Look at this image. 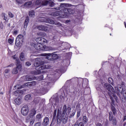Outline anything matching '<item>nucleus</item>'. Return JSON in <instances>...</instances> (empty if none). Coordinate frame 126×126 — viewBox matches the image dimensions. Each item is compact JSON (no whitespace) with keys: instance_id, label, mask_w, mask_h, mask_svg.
Returning <instances> with one entry per match:
<instances>
[{"instance_id":"nucleus-1","label":"nucleus","mask_w":126,"mask_h":126,"mask_svg":"<svg viewBox=\"0 0 126 126\" xmlns=\"http://www.w3.org/2000/svg\"><path fill=\"white\" fill-rule=\"evenodd\" d=\"M56 118L57 120V124L58 125H60L61 123H63V124H66L67 123V117L66 116L63 115V114L61 113V111L60 109L57 110V109L54 110L53 113V117L52 118V121H56Z\"/></svg>"},{"instance_id":"nucleus-2","label":"nucleus","mask_w":126,"mask_h":126,"mask_svg":"<svg viewBox=\"0 0 126 126\" xmlns=\"http://www.w3.org/2000/svg\"><path fill=\"white\" fill-rule=\"evenodd\" d=\"M67 4L66 3H61L60 6L59 7L55 8V9L57 10H60V11H63V15L65 16V18L68 17V14H73L75 13V11L74 9L71 8H66Z\"/></svg>"},{"instance_id":"nucleus-3","label":"nucleus","mask_w":126,"mask_h":126,"mask_svg":"<svg viewBox=\"0 0 126 126\" xmlns=\"http://www.w3.org/2000/svg\"><path fill=\"white\" fill-rule=\"evenodd\" d=\"M115 90L117 94L120 98H121V94L123 95L125 97H126V90L125 88H123L121 85L119 86L118 88H115Z\"/></svg>"},{"instance_id":"nucleus-4","label":"nucleus","mask_w":126,"mask_h":126,"mask_svg":"<svg viewBox=\"0 0 126 126\" xmlns=\"http://www.w3.org/2000/svg\"><path fill=\"white\" fill-rule=\"evenodd\" d=\"M51 66L49 64H43L40 65V67H39V69L35 74H40V73H46L47 71L44 70V69H49L51 68Z\"/></svg>"},{"instance_id":"nucleus-5","label":"nucleus","mask_w":126,"mask_h":126,"mask_svg":"<svg viewBox=\"0 0 126 126\" xmlns=\"http://www.w3.org/2000/svg\"><path fill=\"white\" fill-rule=\"evenodd\" d=\"M36 81L27 82L25 83L23 86L21 85H16L15 87H16L17 89H22V88H24V87H33V86H35V85H36Z\"/></svg>"},{"instance_id":"nucleus-6","label":"nucleus","mask_w":126,"mask_h":126,"mask_svg":"<svg viewBox=\"0 0 126 126\" xmlns=\"http://www.w3.org/2000/svg\"><path fill=\"white\" fill-rule=\"evenodd\" d=\"M24 41V35L22 34H19L15 40V45L17 47H20Z\"/></svg>"},{"instance_id":"nucleus-7","label":"nucleus","mask_w":126,"mask_h":126,"mask_svg":"<svg viewBox=\"0 0 126 126\" xmlns=\"http://www.w3.org/2000/svg\"><path fill=\"white\" fill-rule=\"evenodd\" d=\"M33 47L37 51H49L48 47L46 45L43 46L38 43L34 44Z\"/></svg>"},{"instance_id":"nucleus-8","label":"nucleus","mask_w":126,"mask_h":126,"mask_svg":"<svg viewBox=\"0 0 126 126\" xmlns=\"http://www.w3.org/2000/svg\"><path fill=\"white\" fill-rule=\"evenodd\" d=\"M46 59L48 60V61H55L59 59V56L56 54L47 53L46 54Z\"/></svg>"},{"instance_id":"nucleus-9","label":"nucleus","mask_w":126,"mask_h":126,"mask_svg":"<svg viewBox=\"0 0 126 126\" xmlns=\"http://www.w3.org/2000/svg\"><path fill=\"white\" fill-rule=\"evenodd\" d=\"M53 16H59V18H65V15L63 14V11H54L52 13Z\"/></svg>"},{"instance_id":"nucleus-10","label":"nucleus","mask_w":126,"mask_h":126,"mask_svg":"<svg viewBox=\"0 0 126 126\" xmlns=\"http://www.w3.org/2000/svg\"><path fill=\"white\" fill-rule=\"evenodd\" d=\"M35 41L38 44L42 45V46H46L45 44H47L48 43V40L43 37H38L35 39Z\"/></svg>"},{"instance_id":"nucleus-11","label":"nucleus","mask_w":126,"mask_h":126,"mask_svg":"<svg viewBox=\"0 0 126 126\" xmlns=\"http://www.w3.org/2000/svg\"><path fill=\"white\" fill-rule=\"evenodd\" d=\"M71 112V107L68 106L67 108H66V105H64L63 106V116L64 115H69L70 114V112Z\"/></svg>"},{"instance_id":"nucleus-12","label":"nucleus","mask_w":126,"mask_h":126,"mask_svg":"<svg viewBox=\"0 0 126 126\" xmlns=\"http://www.w3.org/2000/svg\"><path fill=\"white\" fill-rule=\"evenodd\" d=\"M29 112V108L27 104L24 105L21 109V113L23 116H27Z\"/></svg>"},{"instance_id":"nucleus-13","label":"nucleus","mask_w":126,"mask_h":126,"mask_svg":"<svg viewBox=\"0 0 126 126\" xmlns=\"http://www.w3.org/2000/svg\"><path fill=\"white\" fill-rule=\"evenodd\" d=\"M103 87L104 88H106V89H107L108 91H109V92H115V89H114L113 86L111 85V84L108 83H104L103 84Z\"/></svg>"},{"instance_id":"nucleus-14","label":"nucleus","mask_w":126,"mask_h":126,"mask_svg":"<svg viewBox=\"0 0 126 126\" xmlns=\"http://www.w3.org/2000/svg\"><path fill=\"white\" fill-rule=\"evenodd\" d=\"M109 121L110 122L112 121V124L114 126L117 125V120L116 119V117H114L113 114L111 113H109Z\"/></svg>"},{"instance_id":"nucleus-15","label":"nucleus","mask_w":126,"mask_h":126,"mask_svg":"<svg viewBox=\"0 0 126 126\" xmlns=\"http://www.w3.org/2000/svg\"><path fill=\"white\" fill-rule=\"evenodd\" d=\"M48 28L46 25H40L37 27V29L40 31H48Z\"/></svg>"},{"instance_id":"nucleus-16","label":"nucleus","mask_w":126,"mask_h":126,"mask_svg":"<svg viewBox=\"0 0 126 126\" xmlns=\"http://www.w3.org/2000/svg\"><path fill=\"white\" fill-rule=\"evenodd\" d=\"M14 102L16 105H20L23 102L22 97H18L14 99Z\"/></svg>"},{"instance_id":"nucleus-17","label":"nucleus","mask_w":126,"mask_h":126,"mask_svg":"<svg viewBox=\"0 0 126 126\" xmlns=\"http://www.w3.org/2000/svg\"><path fill=\"white\" fill-rule=\"evenodd\" d=\"M40 22H46L47 23H49L50 24H55V21L51 18L46 19V20H42Z\"/></svg>"},{"instance_id":"nucleus-18","label":"nucleus","mask_w":126,"mask_h":126,"mask_svg":"<svg viewBox=\"0 0 126 126\" xmlns=\"http://www.w3.org/2000/svg\"><path fill=\"white\" fill-rule=\"evenodd\" d=\"M36 112L37 111L34 108L32 109L29 115V117H30V118H33L34 116L36 115Z\"/></svg>"},{"instance_id":"nucleus-19","label":"nucleus","mask_w":126,"mask_h":126,"mask_svg":"<svg viewBox=\"0 0 126 126\" xmlns=\"http://www.w3.org/2000/svg\"><path fill=\"white\" fill-rule=\"evenodd\" d=\"M43 119V115L41 113H38L35 117V120L37 122H41Z\"/></svg>"},{"instance_id":"nucleus-20","label":"nucleus","mask_w":126,"mask_h":126,"mask_svg":"<svg viewBox=\"0 0 126 126\" xmlns=\"http://www.w3.org/2000/svg\"><path fill=\"white\" fill-rule=\"evenodd\" d=\"M23 94V91L22 90H17L14 92V95L15 96H21Z\"/></svg>"},{"instance_id":"nucleus-21","label":"nucleus","mask_w":126,"mask_h":126,"mask_svg":"<svg viewBox=\"0 0 126 126\" xmlns=\"http://www.w3.org/2000/svg\"><path fill=\"white\" fill-rule=\"evenodd\" d=\"M33 3L35 5H37L38 7L42 6V1L41 0H34Z\"/></svg>"},{"instance_id":"nucleus-22","label":"nucleus","mask_w":126,"mask_h":126,"mask_svg":"<svg viewBox=\"0 0 126 126\" xmlns=\"http://www.w3.org/2000/svg\"><path fill=\"white\" fill-rule=\"evenodd\" d=\"M36 78L32 76H26L25 77V80L26 81H32V80H35Z\"/></svg>"},{"instance_id":"nucleus-23","label":"nucleus","mask_w":126,"mask_h":126,"mask_svg":"<svg viewBox=\"0 0 126 126\" xmlns=\"http://www.w3.org/2000/svg\"><path fill=\"white\" fill-rule=\"evenodd\" d=\"M42 85H43V86H44V90H46V89H47V88H49V86L51 85V82H43L42 83Z\"/></svg>"},{"instance_id":"nucleus-24","label":"nucleus","mask_w":126,"mask_h":126,"mask_svg":"<svg viewBox=\"0 0 126 126\" xmlns=\"http://www.w3.org/2000/svg\"><path fill=\"white\" fill-rule=\"evenodd\" d=\"M34 66H35V69L37 72L39 70V68L41 66V63L39 62H37L34 63Z\"/></svg>"},{"instance_id":"nucleus-25","label":"nucleus","mask_w":126,"mask_h":126,"mask_svg":"<svg viewBox=\"0 0 126 126\" xmlns=\"http://www.w3.org/2000/svg\"><path fill=\"white\" fill-rule=\"evenodd\" d=\"M29 17H26L25 22L24 23V28H27V27L28 26V23H29Z\"/></svg>"},{"instance_id":"nucleus-26","label":"nucleus","mask_w":126,"mask_h":126,"mask_svg":"<svg viewBox=\"0 0 126 126\" xmlns=\"http://www.w3.org/2000/svg\"><path fill=\"white\" fill-rule=\"evenodd\" d=\"M43 125L44 126H48L49 125V118L48 117H45L43 119Z\"/></svg>"},{"instance_id":"nucleus-27","label":"nucleus","mask_w":126,"mask_h":126,"mask_svg":"<svg viewBox=\"0 0 126 126\" xmlns=\"http://www.w3.org/2000/svg\"><path fill=\"white\" fill-rule=\"evenodd\" d=\"M16 65H17V67L18 68V69H21V64H20V61H19V59H16Z\"/></svg>"},{"instance_id":"nucleus-28","label":"nucleus","mask_w":126,"mask_h":126,"mask_svg":"<svg viewBox=\"0 0 126 126\" xmlns=\"http://www.w3.org/2000/svg\"><path fill=\"white\" fill-rule=\"evenodd\" d=\"M50 1L47 0H44L41 1V6H45V5H48V4L49 3Z\"/></svg>"},{"instance_id":"nucleus-29","label":"nucleus","mask_w":126,"mask_h":126,"mask_svg":"<svg viewBox=\"0 0 126 126\" xmlns=\"http://www.w3.org/2000/svg\"><path fill=\"white\" fill-rule=\"evenodd\" d=\"M32 99V96L30 94H27L25 96V100L26 101H29V100H31Z\"/></svg>"},{"instance_id":"nucleus-30","label":"nucleus","mask_w":126,"mask_h":126,"mask_svg":"<svg viewBox=\"0 0 126 126\" xmlns=\"http://www.w3.org/2000/svg\"><path fill=\"white\" fill-rule=\"evenodd\" d=\"M32 5V2L28 1L24 3V6H25L26 7H31Z\"/></svg>"},{"instance_id":"nucleus-31","label":"nucleus","mask_w":126,"mask_h":126,"mask_svg":"<svg viewBox=\"0 0 126 126\" xmlns=\"http://www.w3.org/2000/svg\"><path fill=\"white\" fill-rule=\"evenodd\" d=\"M12 74H17V73H18V67L14 68L12 70Z\"/></svg>"},{"instance_id":"nucleus-32","label":"nucleus","mask_w":126,"mask_h":126,"mask_svg":"<svg viewBox=\"0 0 126 126\" xmlns=\"http://www.w3.org/2000/svg\"><path fill=\"white\" fill-rule=\"evenodd\" d=\"M75 92H80V91L79 90V89H78V87H76L75 88V91L73 92V94H72L70 95V97L71 98H72V97H74V96H75Z\"/></svg>"},{"instance_id":"nucleus-33","label":"nucleus","mask_w":126,"mask_h":126,"mask_svg":"<svg viewBox=\"0 0 126 126\" xmlns=\"http://www.w3.org/2000/svg\"><path fill=\"white\" fill-rule=\"evenodd\" d=\"M83 123H84L85 124H87L88 122V119L87 118V117L86 116H84L83 117Z\"/></svg>"},{"instance_id":"nucleus-34","label":"nucleus","mask_w":126,"mask_h":126,"mask_svg":"<svg viewBox=\"0 0 126 126\" xmlns=\"http://www.w3.org/2000/svg\"><path fill=\"white\" fill-rule=\"evenodd\" d=\"M20 59L22 61L25 60V57L24 56V53L23 52L21 53L20 54Z\"/></svg>"},{"instance_id":"nucleus-35","label":"nucleus","mask_w":126,"mask_h":126,"mask_svg":"<svg viewBox=\"0 0 126 126\" xmlns=\"http://www.w3.org/2000/svg\"><path fill=\"white\" fill-rule=\"evenodd\" d=\"M29 16H31V17H33L35 15V11L34 10H31L29 13Z\"/></svg>"},{"instance_id":"nucleus-36","label":"nucleus","mask_w":126,"mask_h":126,"mask_svg":"<svg viewBox=\"0 0 126 126\" xmlns=\"http://www.w3.org/2000/svg\"><path fill=\"white\" fill-rule=\"evenodd\" d=\"M111 110L113 113L114 116H115L116 115V107H115V106H112L111 107Z\"/></svg>"},{"instance_id":"nucleus-37","label":"nucleus","mask_w":126,"mask_h":126,"mask_svg":"<svg viewBox=\"0 0 126 126\" xmlns=\"http://www.w3.org/2000/svg\"><path fill=\"white\" fill-rule=\"evenodd\" d=\"M108 81L109 83H110V84H112V85L114 84V81L113 80V79L112 78L109 77L108 79Z\"/></svg>"},{"instance_id":"nucleus-38","label":"nucleus","mask_w":126,"mask_h":126,"mask_svg":"<svg viewBox=\"0 0 126 126\" xmlns=\"http://www.w3.org/2000/svg\"><path fill=\"white\" fill-rule=\"evenodd\" d=\"M3 20H5L4 22V24H6L7 22H8V18H7V16H5L3 18Z\"/></svg>"},{"instance_id":"nucleus-39","label":"nucleus","mask_w":126,"mask_h":126,"mask_svg":"<svg viewBox=\"0 0 126 126\" xmlns=\"http://www.w3.org/2000/svg\"><path fill=\"white\" fill-rule=\"evenodd\" d=\"M80 113H81V110L79 109L77 111V118L78 119L80 116Z\"/></svg>"},{"instance_id":"nucleus-40","label":"nucleus","mask_w":126,"mask_h":126,"mask_svg":"<svg viewBox=\"0 0 126 126\" xmlns=\"http://www.w3.org/2000/svg\"><path fill=\"white\" fill-rule=\"evenodd\" d=\"M8 16L9 17H10V18H13V17H14V15H13L11 12H8Z\"/></svg>"},{"instance_id":"nucleus-41","label":"nucleus","mask_w":126,"mask_h":126,"mask_svg":"<svg viewBox=\"0 0 126 126\" xmlns=\"http://www.w3.org/2000/svg\"><path fill=\"white\" fill-rule=\"evenodd\" d=\"M14 41V39L9 38L8 39V42L9 43V44H13Z\"/></svg>"},{"instance_id":"nucleus-42","label":"nucleus","mask_w":126,"mask_h":126,"mask_svg":"<svg viewBox=\"0 0 126 126\" xmlns=\"http://www.w3.org/2000/svg\"><path fill=\"white\" fill-rule=\"evenodd\" d=\"M75 115V111H72V113L69 116V118L71 119V118H73V117H74Z\"/></svg>"},{"instance_id":"nucleus-43","label":"nucleus","mask_w":126,"mask_h":126,"mask_svg":"<svg viewBox=\"0 0 126 126\" xmlns=\"http://www.w3.org/2000/svg\"><path fill=\"white\" fill-rule=\"evenodd\" d=\"M48 4L51 6V7H53V6H54L55 3L54 2H49Z\"/></svg>"},{"instance_id":"nucleus-44","label":"nucleus","mask_w":126,"mask_h":126,"mask_svg":"<svg viewBox=\"0 0 126 126\" xmlns=\"http://www.w3.org/2000/svg\"><path fill=\"white\" fill-rule=\"evenodd\" d=\"M33 102L35 104H37L38 103H39V99H38V98H34Z\"/></svg>"},{"instance_id":"nucleus-45","label":"nucleus","mask_w":126,"mask_h":126,"mask_svg":"<svg viewBox=\"0 0 126 126\" xmlns=\"http://www.w3.org/2000/svg\"><path fill=\"white\" fill-rule=\"evenodd\" d=\"M34 122H35V120H34L33 119L31 120V121H30L31 126H33V124H34Z\"/></svg>"},{"instance_id":"nucleus-46","label":"nucleus","mask_w":126,"mask_h":126,"mask_svg":"<svg viewBox=\"0 0 126 126\" xmlns=\"http://www.w3.org/2000/svg\"><path fill=\"white\" fill-rule=\"evenodd\" d=\"M34 126H41V122H37L34 124Z\"/></svg>"},{"instance_id":"nucleus-47","label":"nucleus","mask_w":126,"mask_h":126,"mask_svg":"<svg viewBox=\"0 0 126 126\" xmlns=\"http://www.w3.org/2000/svg\"><path fill=\"white\" fill-rule=\"evenodd\" d=\"M26 65H27V66H30V65H31V63L29 62H26Z\"/></svg>"},{"instance_id":"nucleus-48","label":"nucleus","mask_w":126,"mask_h":126,"mask_svg":"<svg viewBox=\"0 0 126 126\" xmlns=\"http://www.w3.org/2000/svg\"><path fill=\"white\" fill-rule=\"evenodd\" d=\"M0 28H1V29H3V24L2 23V22H0Z\"/></svg>"},{"instance_id":"nucleus-49","label":"nucleus","mask_w":126,"mask_h":126,"mask_svg":"<svg viewBox=\"0 0 126 126\" xmlns=\"http://www.w3.org/2000/svg\"><path fill=\"white\" fill-rule=\"evenodd\" d=\"M30 119H31V118H30V117L26 118V121L27 123H28L30 121Z\"/></svg>"},{"instance_id":"nucleus-50","label":"nucleus","mask_w":126,"mask_h":126,"mask_svg":"<svg viewBox=\"0 0 126 126\" xmlns=\"http://www.w3.org/2000/svg\"><path fill=\"white\" fill-rule=\"evenodd\" d=\"M17 33H18V31H14L13 32V35H17Z\"/></svg>"},{"instance_id":"nucleus-51","label":"nucleus","mask_w":126,"mask_h":126,"mask_svg":"<svg viewBox=\"0 0 126 126\" xmlns=\"http://www.w3.org/2000/svg\"><path fill=\"white\" fill-rule=\"evenodd\" d=\"M78 126H84V124L82 122H80L79 125L78 124Z\"/></svg>"},{"instance_id":"nucleus-52","label":"nucleus","mask_w":126,"mask_h":126,"mask_svg":"<svg viewBox=\"0 0 126 126\" xmlns=\"http://www.w3.org/2000/svg\"><path fill=\"white\" fill-rule=\"evenodd\" d=\"M12 58L14 60H16H16H18V59H17V57H16V55H13L12 56Z\"/></svg>"},{"instance_id":"nucleus-53","label":"nucleus","mask_w":126,"mask_h":126,"mask_svg":"<svg viewBox=\"0 0 126 126\" xmlns=\"http://www.w3.org/2000/svg\"><path fill=\"white\" fill-rule=\"evenodd\" d=\"M10 71V70L9 69H6L5 70V73H8Z\"/></svg>"},{"instance_id":"nucleus-54","label":"nucleus","mask_w":126,"mask_h":126,"mask_svg":"<svg viewBox=\"0 0 126 126\" xmlns=\"http://www.w3.org/2000/svg\"><path fill=\"white\" fill-rule=\"evenodd\" d=\"M39 79H40V80H42L44 78V76L43 75H41L39 77Z\"/></svg>"},{"instance_id":"nucleus-55","label":"nucleus","mask_w":126,"mask_h":126,"mask_svg":"<svg viewBox=\"0 0 126 126\" xmlns=\"http://www.w3.org/2000/svg\"><path fill=\"white\" fill-rule=\"evenodd\" d=\"M1 17H2V18H3L4 17H5V13H1Z\"/></svg>"},{"instance_id":"nucleus-56","label":"nucleus","mask_w":126,"mask_h":126,"mask_svg":"<svg viewBox=\"0 0 126 126\" xmlns=\"http://www.w3.org/2000/svg\"><path fill=\"white\" fill-rule=\"evenodd\" d=\"M96 126H102V124H101V123H97V124L96 125Z\"/></svg>"},{"instance_id":"nucleus-57","label":"nucleus","mask_w":126,"mask_h":126,"mask_svg":"<svg viewBox=\"0 0 126 126\" xmlns=\"http://www.w3.org/2000/svg\"><path fill=\"white\" fill-rule=\"evenodd\" d=\"M56 25H58L59 26H62V24L60 23H57V24H55Z\"/></svg>"},{"instance_id":"nucleus-58","label":"nucleus","mask_w":126,"mask_h":126,"mask_svg":"<svg viewBox=\"0 0 126 126\" xmlns=\"http://www.w3.org/2000/svg\"><path fill=\"white\" fill-rule=\"evenodd\" d=\"M16 0V2L17 3H18V4L21 3L20 1H19V0Z\"/></svg>"},{"instance_id":"nucleus-59","label":"nucleus","mask_w":126,"mask_h":126,"mask_svg":"<svg viewBox=\"0 0 126 126\" xmlns=\"http://www.w3.org/2000/svg\"><path fill=\"white\" fill-rule=\"evenodd\" d=\"M125 121H126V115L124 116V118L123 119V122H125Z\"/></svg>"},{"instance_id":"nucleus-60","label":"nucleus","mask_w":126,"mask_h":126,"mask_svg":"<svg viewBox=\"0 0 126 126\" xmlns=\"http://www.w3.org/2000/svg\"><path fill=\"white\" fill-rule=\"evenodd\" d=\"M12 65H13V64H10L9 65H8V66L7 67H9L10 66H12Z\"/></svg>"},{"instance_id":"nucleus-61","label":"nucleus","mask_w":126,"mask_h":126,"mask_svg":"<svg viewBox=\"0 0 126 126\" xmlns=\"http://www.w3.org/2000/svg\"><path fill=\"white\" fill-rule=\"evenodd\" d=\"M0 95H3V93L2 92H0Z\"/></svg>"},{"instance_id":"nucleus-62","label":"nucleus","mask_w":126,"mask_h":126,"mask_svg":"<svg viewBox=\"0 0 126 126\" xmlns=\"http://www.w3.org/2000/svg\"><path fill=\"white\" fill-rule=\"evenodd\" d=\"M82 120V118L81 117H80L79 118V121H81Z\"/></svg>"},{"instance_id":"nucleus-63","label":"nucleus","mask_w":126,"mask_h":126,"mask_svg":"<svg viewBox=\"0 0 126 126\" xmlns=\"http://www.w3.org/2000/svg\"><path fill=\"white\" fill-rule=\"evenodd\" d=\"M126 122H125V123L123 124V126H126Z\"/></svg>"},{"instance_id":"nucleus-64","label":"nucleus","mask_w":126,"mask_h":126,"mask_svg":"<svg viewBox=\"0 0 126 126\" xmlns=\"http://www.w3.org/2000/svg\"><path fill=\"white\" fill-rule=\"evenodd\" d=\"M74 126H78V124H75Z\"/></svg>"}]
</instances>
